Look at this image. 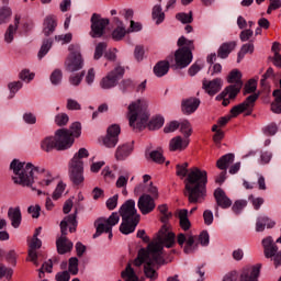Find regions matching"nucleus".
Here are the masks:
<instances>
[{
    "label": "nucleus",
    "mask_w": 281,
    "mask_h": 281,
    "mask_svg": "<svg viewBox=\"0 0 281 281\" xmlns=\"http://www.w3.org/2000/svg\"><path fill=\"white\" fill-rule=\"evenodd\" d=\"M10 168L13 171L12 181L16 186L22 188H31L36 190L34 186V175H37L40 181L37 182L40 188L47 190L56 183V178L52 171L47 170L44 166H36L32 162H23L19 159H13L10 164Z\"/></svg>",
    "instance_id": "nucleus-1"
},
{
    "label": "nucleus",
    "mask_w": 281,
    "mask_h": 281,
    "mask_svg": "<svg viewBox=\"0 0 281 281\" xmlns=\"http://www.w3.org/2000/svg\"><path fill=\"white\" fill-rule=\"evenodd\" d=\"M178 177H187L184 180V196L189 203H203L207 196V171L193 167L190 170L181 165L176 166Z\"/></svg>",
    "instance_id": "nucleus-2"
},
{
    "label": "nucleus",
    "mask_w": 281,
    "mask_h": 281,
    "mask_svg": "<svg viewBox=\"0 0 281 281\" xmlns=\"http://www.w3.org/2000/svg\"><path fill=\"white\" fill-rule=\"evenodd\" d=\"M119 214L122 218V223L120 225L121 234H124L125 236H128V234H133L137 225H139L140 218L139 214L137 213V209L135 207V200H126L121 205Z\"/></svg>",
    "instance_id": "nucleus-3"
},
{
    "label": "nucleus",
    "mask_w": 281,
    "mask_h": 281,
    "mask_svg": "<svg viewBox=\"0 0 281 281\" xmlns=\"http://www.w3.org/2000/svg\"><path fill=\"white\" fill-rule=\"evenodd\" d=\"M127 119L130 122L131 128L136 131H142V128H146L148 124V101L146 99H138L133 101L128 105Z\"/></svg>",
    "instance_id": "nucleus-4"
},
{
    "label": "nucleus",
    "mask_w": 281,
    "mask_h": 281,
    "mask_svg": "<svg viewBox=\"0 0 281 281\" xmlns=\"http://www.w3.org/2000/svg\"><path fill=\"white\" fill-rule=\"evenodd\" d=\"M229 83L217 97L216 100H223V106H228L231 100H235L236 95L243 89V74L238 69H234L227 77Z\"/></svg>",
    "instance_id": "nucleus-5"
},
{
    "label": "nucleus",
    "mask_w": 281,
    "mask_h": 281,
    "mask_svg": "<svg viewBox=\"0 0 281 281\" xmlns=\"http://www.w3.org/2000/svg\"><path fill=\"white\" fill-rule=\"evenodd\" d=\"M89 157L87 148H80L69 162V177L74 186L85 183V159Z\"/></svg>",
    "instance_id": "nucleus-6"
},
{
    "label": "nucleus",
    "mask_w": 281,
    "mask_h": 281,
    "mask_svg": "<svg viewBox=\"0 0 281 281\" xmlns=\"http://www.w3.org/2000/svg\"><path fill=\"white\" fill-rule=\"evenodd\" d=\"M176 245L175 233L170 232L168 227L162 226L158 232L156 240L151 241L148 247L153 250V254L158 258H164V247L172 249Z\"/></svg>",
    "instance_id": "nucleus-7"
},
{
    "label": "nucleus",
    "mask_w": 281,
    "mask_h": 281,
    "mask_svg": "<svg viewBox=\"0 0 281 281\" xmlns=\"http://www.w3.org/2000/svg\"><path fill=\"white\" fill-rule=\"evenodd\" d=\"M178 50L175 54V60L178 69H186L192 63V50L194 49V41L181 36L178 40Z\"/></svg>",
    "instance_id": "nucleus-8"
},
{
    "label": "nucleus",
    "mask_w": 281,
    "mask_h": 281,
    "mask_svg": "<svg viewBox=\"0 0 281 281\" xmlns=\"http://www.w3.org/2000/svg\"><path fill=\"white\" fill-rule=\"evenodd\" d=\"M120 223V213L113 212L108 218L99 217L94 225L97 227V232L93 235V238H98L101 234H109V239L113 238V227Z\"/></svg>",
    "instance_id": "nucleus-9"
},
{
    "label": "nucleus",
    "mask_w": 281,
    "mask_h": 281,
    "mask_svg": "<svg viewBox=\"0 0 281 281\" xmlns=\"http://www.w3.org/2000/svg\"><path fill=\"white\" fill-rule=\"evenodd\" d=\"M68 50L70 53L65 61L66 71H70L71 74L75 71H80V69H82L85 66L82 54H80V45L70 44L68 46Z\"/></svg>",
    "instance_id": "nucleus-10"
},
{
    "label": "nucleus",
    "mask_w": 281,
    "mask_h": 281,
    "mask_svg": "<svg viewBox=\"0 0 281 281\" xmlns=\"http://www.w3.org/2000/svg\"><path fill=\"white\" fill-rule=\"evenodd\" d=\"M134 265L135 267H142V265H166V259L158 258L148 246L147 250L142 248L138 251V256L134 260Z\"/></svg>",
    "instance_id": "nucleus-11"
},
{
    "label": "nucleus",
    "mask_w": 281,
    "mask_h": 281,
    "mask_svg": "<svg viewBox=\"0 0 281 281\" xmlns=\"http://www.w3.org/2000/svg\"><path fill=\"white\" fill-rule=\"evenodd\" d=\"M124 67L116 66L112 71L108 72V75L100 81L101 89L109 90L117 87L120 80L124 78Z\"/></svg>",
    "instance_id": "nucleus-12"
},
{
    "label": "nucleus",
    "mask_w": 281,
    "mask_h": 281,
    "mask_svg": "<svg viewBox=\"0 0 281 281\" xmlns=\"http://www.w3.org/2000/svg\"><path fill=\"white\" fill-rule=\"evenodd\" d=\"M90 23H91L90 36L92 38H102V36H104L106 25H109L110 21L109 19L102 18V15L98 13H93L90 19Z\"/></svg>",
    "instance_id": "nucleus-13"
},
{
    "label": "nucleus",
    "mask_w": 281,
    "mask_h": 281,
    "mask_svg": "<svg viewBox=\"0 0 281 281\" xmlns=\"http://www.w3.org/2000/svg\"><path fill=\"white\" fill-rule=\"evenodd\" d=\"M260 94L258 93L250 94L246 98L244 102L235 105L231 110L232 117H237V115H240V113H245V111H249L248 115H250L254 106L256 105V100H258Z\"/></svg>",
    "instance_id": "nucleus-14"
},
{
    "label": "nucleus",
    "mask_w": 281,
    "mask_h": 281,
    "mask_svg": "<svg viewBox=\"0 0 281 281\" xmlns=\"http://www.w3.org/2000/svg\"><path fill=\"white\" fill-rule=\"evenodd\" d=\"M120 133H122V128L117 124H112L108 127L106 135L103 138L105 148H115V146H117Z\"/></svg>",
    "instance_id": "nucleus-15"
},
{
    "label": "nucleus",
    "mask_w": 281,
    "mask_h": 281,
    "mask_svg": "<svg viewBox=\"0 0 281 281\" xmlns=\"http://www.w3.org/2000/svg\"><path fill=\"white\" fill-rule=\"evenodd\" d=\"M60 237L56 240V247L58 254L64 255L74 249V243L67 238V226L65 222H60Z\"/></svg>",
    "instance_id": "nucleus-16"
},
{
    "label": "nucleus",
    "mask_w": 281,
    "mask_h": 281,
    "mask_svg": "<svg viewBox=\"0 0 281 281\" xmlns=\"http://www.w3.org/2000/svg\"><path fill=\"white\" fill-rule=\"evenodd\" d=\"M55 139L57 142V150H67L74 146V137L69 136V130L61 128L55 132Z\"/></svg>",
    "instance_id": "nucleus-17"
},
{
    "label": "nucleus",
    "mask_w": 281,
    "mask_h": 281,
    "mask_svg": "<svg viewBox=\"0 0 281 281\" xmlns=\"http://www.w3.org/2000/svg\"><path fill=\"white\" fill-rule=\"evenodd\" d=\"M137 206L139 212L146 216V214H150V212L155 210V199H153V196L149 194H143L138 199Z\"/></svg>",
    "instance_id": "nucleus-18"
},
{
    "label": "nucleus",
    "mask_w": 281,
    "mask_h": 281,
    "mask_svg": "<svg viewBox=\"0 0 281 281\" xmlns=\"http://www.w3.org/2000/svg\"><path fill=\"white\" fill-rule=\"evenodd\" d=\"M202 89H204L205 93L209 95H216L218 91L223 89V79L215 78L213 80L203 79Z\"/></svg>",
    "instance_id": "nucleus-19"
},
{
    "label": "nucleus",
    "mask_w": 281,
    "mask_h": 281,
    "mask_svg": "<svg viewBox=\"0 0 281 281\" xmlns=\"http://www.w3.org/2000/svg\"><path fill=\"white\" fill-rule=\"evenodd\" d=\"M201 105V100L198 98L184 99L181 102V111L184 115H192Z\"/></svg>",
    "instance_id": "nucleus-20"
},
{
    "label": "nucleus",
    "mask_w": 281,
    "mask_h": 281,
    "mask_svg": "<svg viewBox=\"0 0 281 281\" xmlns=\"http://www.w3.org/2000/svg\"><path fill=\"white\" fill-rule=\"evenodd\" d=\"M214 198L218 205L223 210H227V207H232V200L225 194V191L221 188H217L214 191Z\"/></svg>",
    "instance_id": "nucleus-21"
},
{
    "label": "nucleus",
    "mask_w": 281,
    "mask_h": 281,
    "mask_svg": "<svg viewBox=\"0 0 281 281\" xmlns=\"http://www.w3.org/2000/svg\"><path fill=\"white\" fill-rule=\"evenodd\" d=\"M113 21L116 27L112 32V38L113 41H122L128 34V30H126L124 22L120 18H114Z\"/></svg>",
    "instance_id": "nucleus-22"
},
{
    "label": "nucleus",
    "mask_w": 281,
    "mask_h": 281,
    "mask_svg": "<svg viewBox=\"0 0 281 281\" xmlns=\"http://www.w3.org/2000/svg\"><path fill=\"white\" fill-rule=\"evenodd\" d=\"M190 145V139L182 138L181 136L173 137L169 143V149L171 153H175L177 150H186L187 146Z\"/></svg>",
    "instance_id": "nucleus-23"
},
{
    "label": "nucleus",
    "mask_w": 281,
    "mask_h": 281,
    "mask_svg": "<svg viewBox=\"0 0 281 281\" xmlns=\"http://www.w3.org/2000/svg\"><path fill=\"white\" fill-rule=\"evenodd\" d=\"M271 229L276 227V222L267 215H261L257 218L256 222V232H265V228Z\"/></svg>",
    "instance_id": "nucleus-24"
},
{
    "label": "nucleus",
    "mask_w": 281,
    "mask_h": 281,
    "mask_svg": "<svg viewBox=\"0 0 281 281\" xmlns=\"http://www.w3.org/2000/svg\"><path fill=\"white\" fill-rule=\"evenodd\" d=\"M9 221H11L12 227L18 229L21 225L22 216H21V207H10L8 211Z\"/></svg>",
    "instance_id": "nucleus-25"
},
{
    "label": "nucleus",
    "mask_w": 281,
    "mask_h": 281,
    "mask_svg": "<svg viewBox=\"0 0 281 281\" xmlns=\"http://www.w3.org/2000/svg\"><path fill=\"white\" fill-rule=\"evenodd\" d=\"M19 23H21V16L15 15L14 24H10L4 33L5 43H12V41H14V34H16V30H19Z\"/></svg>",
    "instance_id": "nucleus-26"
},
{
    "label": "nucleus",
    "mask_w": 281,
    "mask_h": 281,
    "mask_svg": "<svg viewBox=\"0 0 281 281\" xmlns=\"http://www.w3.org/2000/svg\"><path fill=\"white\" fill-rule=\"evenodd\" d=\"M78 217V209H75L74 214L67 215L61 223H65L66 225V236H67V227H69V233L74 234L76 232V227H78V221L76 220Z\"/></svg>",
    "instance_id": "nucleus-27"
},
{
    "label": "nucleus",
    "mask_w": 281,
    "mask_h": 281,
    "mask_svg": "<svg viewBox=\"0 0 281 281\" xmlns=\"http://www.w3.org/2000/svg\"><path fill=\"white\" fill-rule=\"evenodd\" d=\"M234 49H236V42L223 43L217 50V56L218 58L225 59Z\"/></svg>",
    "instance_id": "nucleus-28"
},
{
    "label": "nucleus",
    "mask_w": 281,
    "mask_h": 281,
    "mask_svg": "<svg viewBox=\"0 0 281 281\" xmlns=\"http://www.w3.org/2000/svg\"><path fill=\"white\" fill-rule=\"evenodd\" d=\"M131 153H133V144H123L117 147L115 158L117 161H124V159H126Z\"/></svg>",
    "instance_id": "nucleus-29"
},
{
    "label": "nucleus",
    "mask_w": 281,
    "mask_h": 281,
    "mask_svg": "<svg viewBox=\"0 0 281 281\" xmlns=\"http://www.w3.org/2000/svg\"><path fill=\"white\" fill-rule=\"evenodd\" d=\"M262 247L266 258H271L273 256V251L278 249V246L273 244V237L269 236L262 239Z\"/></svg>",
    "instance_id": "nucleus-30"
},
{
    "label": "nucleus",
    "mask_w": 281,
    "mask_h": 281,
    "mask_svg": "<svg viewBox=\"0 0 281 281\" xmlns=\"http://www.w3.org/2000/svg\"><path fill=\"white\" fill-rule=\"evenodd\" d=\"M170 71V63L166 60L158 61L154 67V74L157 78H164Z\"/></svg>",
    "instance_id": "nucleus-31"
},
{
    "label": "nucleus",
    "mask_w": 281,
    "mask_h": 281,
    "mask_svg": "<svg viewBox=\"0 0 281 281\" xmlns=\"http://www.w3.org/2000/svg\"><path fill=\"white\" fill-rule=\"evenodd\" d=\"M41 148L42 150H45V153H52V150H54V148H56V150H58V144L56 140V136H47L45 137L42 143H41Z\"/></svg>",
    "instance_id": "nucleus-32"
},
{
    "label": "nucleus",
    "mask_w": 281,
    "mask_h": 281,
    "mask_svg": "<svg viewBox=\"0 0 281 281\" xmlns=\"http://www.w3.org/2000/svg\"><path fill=\"white\" fill-rule=\"evenodd\" d=\"M146 159L148 161H154V164H164L166 157H164V150L161 148L151 150L149 154H146Z\"/></svg>",
    "instance_id": "nucleus-33"
},
{
    "label": "nucleus",
    "mask_w": 281,
    "mask_h": 281,
    "mask_svg": "<svg viewBox=\"0 0 281 281\" xmlns=\"http://www.w3.org/2000/svg\"><path fill=\"white\" fill-rule=\"evenodd\" d=\"M234 159H235L234 154H226L217 160L216 167L220 170H227V168H229V166L234 164Z\"/></svg>",
    "instance_id": "nucleus-34"
},
{
    "label": "nucleus",
    "mask_w": 281,
    "mask_h": 281,
    "mask_svg": "<svg viewBox=\"0 0 281 281\" xmlns=\"http://www.w3.org/2000/svg\"><path fill=\"white\" fill-rule=\"evenodd\" d=\"M261 267L262 266L260 263H258L252 267L250 274L247 272L241 273L240 281H258V277L260 276Z\"/></svg>",
    "instance_id": "nucleus-35"
},
{
    "label": "nucleus",
    "mask_w": 281,
    "mask_h": 281,
    "mask_svg": "<svg viewBox=\"0 0 281 281\" xmlns=\"http://www.w3.org/2000/svg\"><path fill=\"white\" fill-rule=\"evenodd\" d=\"M58 24L56 23V19L48 16L44 21V29H43V34L46 36H50L56 32V26Z\"/></svg>",
    "instance_id": "nucleus-36"
},
{
    "label": "nucleus",
    "mask_w": 281,
    "mask_h": 281,
    "mask_svg": "<svg viewBox=\"0 0 281 281\" xmlns=\"http://www.w3.org/2000/svg\"><path fill=\"white\" fill-rule=\"evenodd\" d=\"M254 49H255L254 41H249L248 43L244 44L240 47V50L238 52L237 63H240L243 60V58H245L246 54H252Z\"/></svg>",
    "instance_id": "nucleus-37"
},
{
    "label": "nucleus",
    "mask_w": 281,
    "mask_h": 281,
    "mask_svg": "<svg viewBox=\"0 0 281 281\" xmlns=\"http://www.w3.org/2000/svg\"><path fill=\"white\" fill-rule=\"evenodd\" d=\"M151 16L154 20H156V25L164 23L166 19V13H164L161 4L154 5Z\"/></svg>",
    "instance_id": "nucleus-38"
},
{
    "label": "nucleus",
    "mask_w": 281,
    "mask_h": 281,
    "mask_svg": "<svg viewBox=\"0 0 281 281\" xmlns=\"http://www.w3.org/2000/svg\"><path fill=\"white\" fill-rule=\"evenodd\" d=\"M52 45H54V41L52 38H47L43 41L40 52L37 54V58H40V60H42V58H45V56L49 54V50L52 49Z\"/></svg>",
    "instance_id": "nucleus-39"
},
{
    "label": "nucleus",
    "mask_w": 281,
    "mask_h": 281,
    "mask_svg": "<svg viewBox=\"0 0 281 281\" xmlns=\"http://www.w3.org/2000/svg\"><path fill=\"white\" fill-rule=\"evenodd\" d=\"M178 218L180 221V227L184 231L188 232L190 229V220L188 218V210L183 209L180 210L178 213Z\"/></svg>",
    "instance_id": "nucleus-40"
},
{
    "label": "nucleus",
    "mask_w": 281,
    "mask_h": 281,
    "mask_svg": "<svg viewBox=\"0 0 281 281\" xmlns=\"http://www.w3.org/2000/svg\"><path fill=\"white\" fill-rule=\"evenodd\" d=\"M124 281H139V278H137V274H135V270L131 265H127L125 270L121 273Z\"/></svg>",
    "instance_id": "nucleus-41"
},
{
    "label": "nucleus",
    "mask_w": 281,
    "mask_h": 281,
    "mask_svg": "<svg viewBox=\"0 0 281 281\" xmlns=\"http://www.w3.org/2000/svg\"><path fill=\"white\" fill-rule=\"evenodd\" d=\"M68 131L70 137H80V135H82V125L80 122H75L70 125Z\"/></svg>",
    "instance_id": "nucleus-42"
},
{
    "label": "nucleus",
    "mask_w": 281,
    "mask_h": 281,
    "mask_svg": "<svg viewBox=\"0 0 281 281\" xmlns=\"http://www.w3.org/2000/svg\"><path fill=\"white\" fill-rule=\"evenodd\" d=\"M154 267L155 265H148V263L144 266V273L146 278H148L151 281H155L158 278L157 271L155 270Z\"/></svg>",
    "instance_id": "nucleus-43"
},
{
    "label": "nucleus",
    "mask_w": 281,
    "mask_h": 281,
    "mask_svg": "<svg viewBox=\"0 0 281 281\" xmlns=\"http://www.w3.org/2000/svg\"><path fill=\"white\" fill-rule=\"evenodd\" d=\"M180 132L184 134V137L188 139L190 135H192V125L190 124V121L183 120L180 122Z\"/></svg>",
    "instance_id": "nucleus-44"
},
{
    "label": "nucleus",
    "mask_w": 281,
    "mask_h": 281,
    "mask_svg": "<svg viewBox=\"0 0 281 281\" xmlns=\"http://www.w3.org/2000/svg\"><path fill=\"white\" fill-rule=\"evenodd\" d=\"M50 82H52V85H54V87H58V85H61V82H63V70L55 69L50 74Z\"/></svg>",
    "instance_id": "nucleus-45"
},
{
    "label": "nucleus",
    "mask_w": 281,
    "mask_h": 281,
    "mask_svg": "<svg viewBox=\"0 0 281 281\" xmlns=\"http://www.w3.org/2000/svg\"><path fill=\"white\" fill-rule=\"evenodd\" d=\"M128 179H131V173H128V171L121 173L115 183L116 188H126Z\"/></svg>",
    "instance_id": "nucleus-46"
},
{
    "label": "nucleus",
    "mask_w": 281,
    "mask_h": 281,
    "mask_svg": "<svg viewBox=\"0 0 281 281\" xmlns=\"http://www.w3.org/2000/svg\"><path fill=\"white\" fill-rule=\"evenodd\" d=\"M11 16L12 10H10V8L4 7L0 9V25H3V23H8Z\"/></svg>",
    "instance_id": "nucleus-47"
},
{
    "label": "nucleus",
    "mask_w": 281,
    "mask_h": 281,
    "mask_svg": "<svg viewBox=\"0 0 281 281\" xmlns=\"http://www.w3.org/2000/svg\"><path fill=\"white\" fill-rule=\"evenodd\" d=\"M78 258L71 257L68 263V273L71 276H78Z\"/></svg>",
    "instance_id": "nucleus-48"
},
{
    "label": "nucleus",
    "mask_w": 281,
    "mask_h": 281,
    "mask_svg": "<svg viewBox=\"0 0 281 281\" xmlns=\"http://www.w3.org/2000/svg\"><path fill=\"white\" fill-rule=\"evenodd\" d=\"M65 188H67V186L65 183H63L61 181L58 182L56 189L54 190V192L52 194V199L54 201H58V199H60V196H63V193L65 192Z\"/></svg>",
    "instance_id": "nucleus-49"
},
{
    "label": "nucleus",
    "mask_w": 281,
    "mask_h": 281,
    "mask_svg": "<svg viewBox=\"0 0 281 281\" xmlns=\"http://www.w3.org/2000/svg\"><path fill=\"white\" fill-rule=\"evenodd\" d=\"M14 271L11 268L5 267L3 263H0V280L5 278V280H12V274Z\"/></svg>",
    "instance_id": "nucleus-50"
},
{
    "label": "nucleus",
    "mask_w": 281,
    "mask_h": 281,
    "mask_svg": "<svg viewBox=\"0 0 281 281\" xmlns=\"http://www.w3.org/2000/svg\"><path fill=\"white\" fill-rule=\"evenodd\" d=\"M176 19L178 21H180V23H183V24L192 23V21H193L192 11H190L189 13H183V12L177 13Z\"/></svg>",
    "instance_id": "nucleus-51"
},
{
    "label": "nucleus",
    "mask_w": 281,
    "mask_h": 281,
    "mask_svg": "<svg viewBox=\"0 0 281 281\" xmlns=\"http://www.w3.org/2000/svg\"><path fill=\"white\" fill-rule=\"evenodd\" d=\"M106 49V43L100 42L94 49V60H100V57L104 55V50Z\"/></svg>",
    "instance_id": "nucleus-52"
},
{
    "label": "nucleus",
    "mask_w": 281,
    "mask_h": 281,
    "mask_svg": "<svg viewBox=\"0 0 281 281\" xmlns=\"http://www.w3.org/2000/svg\"><path fill=\"white\" fill-rule=\"evenodd\" d=\"M69 122V115L67 113H59L55 116V124L57 126H67Z\"/></svg>",
    "instance_id": "nucleus-53"
},
{
    "label": "nucleus",
    "mask_w": 281,
    "mask_h": 281,
    "mask_svg": "<svg viewBox=\"0 0 281 281\" xmlns=\"http://www.w3.org/2000/svg\"><path fill=\"white\" fill-rule=\"evenodd\" d=\"M245 207H247V200H237L235 201L232 210L235 214H240Z\"/></svg>",
    "instance_id": "nucleus-54"
},
{
    "label": "nucleus",
    "mask_w": 281,
    "mask_h": 281,
    "mask_svg": "<svg viewBox=\"0 0 281 281\" xmlns=\"http://www.w3.org/2000/svg\"><path fill=\"white\" fill-rule=\"evenodd\" d=\"M158 210H159L160 214H162V216H161L162 223H166L167 221H169L171 218L172 213L168 212V205L161 204L158 206Z\"/></svg>",
    "instance_id": "nucleus-55"
},
{
    "label": "nucleus",
    "mask_w": 281,
    "mask_h": 281,
    "mask_svg": "<svg viewBox=\"0 0 281 281\" xmlns=\"http://www.w3.org/2000/svg\"><path fill=\"white\" fill-rule=\"evenodd\" d=\"M72 38H74V35L71 33L55 36V41L57 43H61V45H67V44L71 43Z\"/></svg>",
    "instance_id": "nucleus-56"
},
{
    "label": "nucleus",
    "mask_w": 281,
    "mask_h": 281,
    "mask_svg": "<svg viewBox=\"0 0 281 281\" xmlns=\"http://www.w3.org/2000/svg\"><path fill=\"white\" fill-rule=\"evenodd\" d=\"M34 72H31L29 69H23L20 75L19 78L20 80H23V82H32V80H34Z\"/></svg>",
    "instance_id": "nucleus-57"
},
{
    "label": "nucleus",
    "mask_w": 281,
    "mask_h": 281,
    "mask_svg": "<svg viewBox=\"0 0 281 281\" xmlns=\"http://www.w3.org/2000/svg\"><path fill=\"white\" fill-rule=\"evenodd\" d=\"M146 54V50L144 49L143 45H137L134 49V58L137 60V63H142L144 60V55Z\"/></svg>",
    "instance_id": "nucleus-58"
},
{
    "label": "nucleus",
    "mask_w": 281,
    "mask_h": 281,
    "mask_svg": "<svg viewBox=\"0 0 281 281\" xmlns=\"http://www.w3.org/2000/svg\"><path fill=\"white\" fill-rule=\"evenodd\" d=\"M9 87V90H10V93H11V98H14V95L16 94V92L20 90V89H23V82L21 81H13V82H10L8 85Z\"/></svg>",
    "instance_id": "nucleus-59"
},
{
    "label": "nucleus",
    "mask_w": 281,
    "mask_h": 281,
    "mask_svg": "<svg viewBox=\"0 0 281 281\" xmlns=\"http://www.w3.org/2000/svg\"><path fill=\"white\" fill-rule=\"evenodd\" d=\"M164 117L162 116H156L154 117L150 123H149V126L150 128H153L154 131H157L159 128H161V126H164Z\"/></svg>",
    "instance_id": "nucleus-60"
},
{
    "label": "nucleus",
    "mask_w": 281,
    "mask_h": 281,
    "mask_svg": "<svg viewBox=\"0 0 281 281\" xmlns=\"http://www.w3.org/2000/svg\"><path fill=\"white\" fill-rule=\"evenodd\" d=\"M82 78H85V72L72 75L69 77V83L72 87H79L80 82H82Z\"/></svg>",
    "instance_id": "nucleus-61"
},
{
    "label": "nucleus",
    "mask_w": 281,
    "mask_h": 281,
    "mask_svg": "<svg viewBox=\"0 0 281 281\" xmlns=\"http://www.w3.org/2000/svg\"><path fill=\"white\" fill-rule=\"evenodd\" d=\"M194 251V236L189 235L187 237V245L184 247V254H192Z\"/></svg>",
    "instance_id": "nucleus-62"
},
{
    "label": "nucleus",
    "mask_w": 281,
    "mask_h": 281,
    "mask_svg": "<svg viewBox=\"0 0 281 281\" xmlns=\"http://www.w3.org/2000/svg\"><path fill=\"white\" fill-rule=\"evenodd\" d=\"M203 69V61H195L188 70L189 76H194L198 71Z\"/></svg>",
    "instance_id": "nucleus-63"
},
{
    "label": "nucleus",
    "mask_w": 281,
    "mask_h": 281,
    "mask_svg": "<svg viewBox=\"0 0 281 281\" xmlns=\"http://www.w3.org/2000/svg\"><path fill=\"white\" fill-rule=\"evenodd\" d=\"M55 280L56 281H69V280H71V274L69 273V271L64 270V271L56 273Z\"/></svg>",
    "instance_id": "nucleus-64"
}]
</instances>
